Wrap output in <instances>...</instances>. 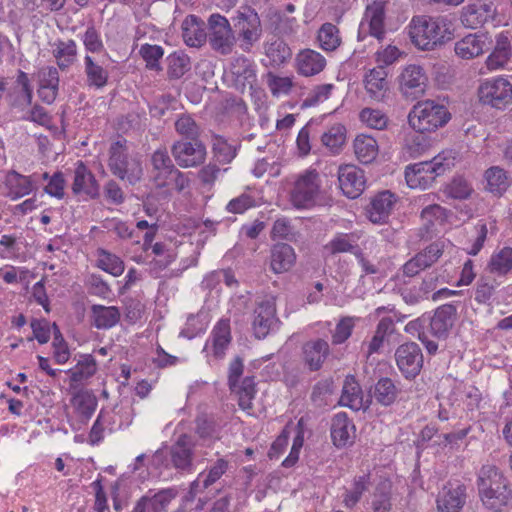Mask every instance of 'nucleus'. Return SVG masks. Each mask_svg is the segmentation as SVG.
<instances>
[{
    "label": "nucleus",
    "instance_id": "obj_31",
    "mask_svg": "<svg viewBox=\"0 0 512 512\" xmlns=\"http://www.w3.org/2000/svg\"><path fill=\"white\" fill-rule=\"evenodd\" d=\"M71 404L80 417L81 422L87 423L97 408L98 400L93 391L80 389L73 394Z\"/></svg>",
    "mask_w": 512,
    "mask_h": 512
},
{
    "label": "nucleus",
    "instance_id": "obj_59",
    "mask_svg": "<svg viewBox=\"0 0 512 512\" xmlns=\"http://www.w3.org/2000/svg\"><path fill=\"white\" fill-rule=\"evenodd\" d=\"M176 98L171 94H163L155 99L153 104L149 105V113L151 117L161 118L167 111L173 109V104L176 103Z\"/></svg>",
    "mask_w": 512,
    "mask_h": 512
},
{
    "label": "nucleus",
    "instance_id": "obj_35",
    "mask_svg": "<svg viewBox=\"0 0 512 512\" xmlns=\"http://www.w3.org/2000/svg\"><path fill=\"white\" fill-rule=\"evenodd\" d=\"M271 269L275 273L288 271L296 261L294 249L287 243H277L271 249Z\"/></svg>",
    "mask_w": 512,
    "mask_h": 512
},
{
    "label": "nucleus",
    "instance_id": "obj_18",
    "mask_svg": "<svg viewBox=\"0 0 512 512\" xmlns=\"http://www.w3.org/2000/svg\"><path fill=\"white\" fill-rule=\"evenodd\" d=\"M492 46V39L487 33L468 34L455 43L454 51L462 59L470 60L482 55Z\"/></svg>",
    "mask_w": 512,
    "mask_h": 512
},
{
    "label": "nucleus",
    "instance_id": "obj_56",
    "mask_svg": "<svg viewBox=\"0 0 512 512\" xmlns=\"http://www.w3.org/2000/svg\"><path fill=\"white\" fill-rule=\"evenodd\" d=\"M369 475H362L354 479L353 488L347 491L344 503L347 507L355 506L361 499L362 494L368 490Z\"/></svg>",
    "mask_w": 512,
    "mask_h": 512
},
{
    "label": "nucleus",
    "instance_id": "obj_1",
    "mask_svg": "<svg viewBox=\"0 0 512 512\" xmlns=\"http://www.w3.org/2000/svg\"><path fill=\"white\" fill-rule=\"evenodd\" d=\"M477 487L483 506L492 512H502L512 498L507 479L492 465H484L480 469Z\"/></svg>",
    "mask_w": 512,
    "mask_h": 512
},
{
    "label": "nucleus",
    "instance_id": "obj_7",
    "mask_svg": "<svg viewBox=\"0 0 512 512\" xmlns=\"http://www.w3.org/2000/svg\"><path fill=\"white\" fill-rule=\"evenodd\" d=\"M234 31L242 37L249 48L261 36V21L257 12L251 7L244 6L237 11V15L231 18Z\"/></svg>",
    "mask_w": 512,
    "mask_h": 512
},
{
    "label": "nucleus",
    "instance_id": "obj_11",
    "mask_svg": "<svg viewBox=\"0 0 512 512\" xmlns=\"http://www.w3.org/2000/svg\"><path fill=\"white\" fill-rule=\"evenodd\" d=\"M479 99L484 104L502 109L512 100V86L504 78L483 83L478 90Z\"/></svg>",
    "mask_w": 512,
    "mask_h": 512
},
{
    "label": "nucleus",
    "instance_id": "obj_17",
    "mask_svg": "<svg viewBox=\"0 0 512 512\" xmlns=\"http://www.w3.org/2000/svg\"><path fill=\"white\" fill-rule=\"evenodd\" d=\"M497 14L493 0L468 4L461 12V22L465 27L478 28L489 20H494Z\"/></svg>",
    "mask_w": 512,
    "mask_h": 512
},
{
    "label": "nucleus",
    "instance_id": "obj_29",
    "mask_svg": "<svg viewBox=\"0 0 512 512\" xmlns=\"http://www.w3.org/2000/svg\"><path fill=\"white\" fill-rule=\"evenodd\" d=\"M355 426L352 424L346 413H338L332 419L331 437L337 447H344L353 442Z\"/></svg>",
    "mask_w": 512,
    "mask_h": 512
},
{
    "label": "nucleus",
    "instance_id": "obj_8",
    "mask_svg": "<svg viewBox=\"0 0 512 512\" xmlns=\"http://www.w3.org/2000/svg\"><path fill=\"white\" fill-rule=\"evenodd\" d=\"M171 154L181 168L197 167L206 159V146L201 140L175 141Z\"/></svg>",
    "mask_w": 512,
    "mask_h": 512
},
{
    "label": "nucleus",
    "instance_id": "obj_30",
    "mask_svg": "<svg viewBox=\"0 0 512 512\" xmlns=\"http://www.w3.org/2000/svg\"><path fill=\"white\" fill-rule=\"evenodd\" d=\"M298 72L303 76L320 73L326 66V59L317 51L304 49L296 57Z\"/></svg>",
    "mask_w": 512,
    "mask_h": 512
},
{
    "label": "nucleus",
    "instance_id": "obj_52",
    "mask_svg": "<svg viewBox=\"0 0 512 512\" xmlns=\"http://www.w3.org/2000/svg\"><path fill=\"white\" fill-rule=\"evenodd\" d=\"M176 132L182 136L179 141L200 140V127L189 114H182L175 122Z\"/></svg>",
    "mask_w": 512,
    "mask_h": 512
},
{
    "label": "nucleus",
    "instance_id": "obj_43",
    "mask_svg": "<svg viewBox=\"0 0 512 512\" xmlns=\"http://www.w3.org/2000/svg\"><path fill=\"white\" fill-rule=\"evenodd\" d=\"M97 261L96 266L106 273L111 274L114 277H118L123 274L125 270L124 261L116 254L104 248H98L96 250Z\"/></svg>",
    "mask_w": 512,
    "mask_h": 512
},
{
    "label": "nucleus",
    "instance_id": "obj_32",
    "mask_svg": "<svg viewBox=\"0 0 512 512\" xmlns=\"http://www.w3.org/2000/svg\"><path fill=\"white\" fill-rule=\"evenodd\" d=\"M395 203L394 195L390 191L378 193L371 201L368 209L369 219L373 223H385Z\"/></svg>",
    "mask_w": 512,
    "mask_h": 512
},
{
    "label": "nucleus",
    "instance_id": "obj_13",
    "mask_svg": "<svg viewBox=\"0 0 512 512\" xmlns=\"http://www.w3.org/2000/svg\"><path fill=\"white\" fill-rule=\"evenodd\" d=\"M177 495L178 490L174 487L164 488L157 492L149 489L137 500L131 512H165Z\"/></svg>",
    "mask_w": 512,
    "mask_h": 512
},
{
    "label": "nucleus",
    "instance_id": "obj_38",
    "mask_svg": "<svg viewBox=\"0 0 512 512\" xmlns=\"http://www.w3.org/2000/svg\"><path fill=\"white\" fill-rule=\"evenodd\" d=\"M52 54L56 59V63L59 69L64 71L76 61V42L73 39H69L67 41L57 40L54 43Z\"/></svg>",
    "mask_w": 512,
    "mask_h": 512
},
{
    "label": "nucleus",
    "instance_id": "obj_42",
    "mask_svg": "<svg viewBox=\"0 0 512 512\" xmlns=\"http://www.w3.org/2000/svg\"><path fill=\"white\" fill-rule=\"evenodd\" d=\"M384 18L385 12L382 3L374 2L367 7L365 20L368 21L369 33L378 40H381L385 34Z\"/></svg>",
    "mask_w": 512,
    "mask_h": 512
},
{
    "label": "nucleus",
    "instance_id": "obj_6",
    "mask_svg": "<svg viewBox=\"0 0 512 512\" xmlns=\"http://www.w3.org/2000/svg\"><path fill=\"white\" fill-rule=\"evenodd\" d=\"M319 190V174L315 170H308L295 182L291 201L297 208H308L315 203Z\"/></svg>",
    "mask_w": 512,
    "mask_h": 512
},
{
    "label": "nucleus",
    "instance_id": "obj_16",
    "mask_svg": "<svg viewBox=\"0 0 512 512\" xmlns=\"http://www.w3.org/2000/svg\"><path fill=\"white\" fill-rule=\"evenodd\" d=\"M153 181L157 188L169 187L177 169L166 148H159L151 155Z\"/></svg>",
    "mask_w": 512,
    "mask_h": 512
},
{
    "label": "nucleus",
    "instance_id": "obj_49",
    "mask_svg": "<svg viewBox=\"0 0 512 512\" xmlns=\"http://www.w3.org/2000/svg\"><path fill=\"white\" fill-rule=\"evenodd\" d=\"M395 331L394 322L389 317L382 318L377 327L374 336L368 345V355L377 353L382 347L386 338L392 335Z\"/></svg>",
    "mask_w": 512,
    "mask_h": 512
},
{
    "label": "nucleus",
    "instance_id": "obj_62",
    "mask_svg": "<svg viewBox=\"0 0 512 512\" xmlns=\"http://www.w3.org/2000/svg\"><path fill=\"white\" fill-rule=\"evenodd\" d=\"M322 143L330 149H338L345 142V127L342 125L332 126L322 135Z\"/></svg>",
    "mask_w": 512,
    "mask_h": 512
},
{
    "label": "nucleus",
    "instance_id": "obj_4",
    "mask_svg": "<svg viewBox=\"0 0 512 512\" xmlns=\"http://www.w3.org/2000/svg\"><path fill=\"white\" fill-rule=\"evenodd\" d=\"M447 29L436 20L414 17L409 26L412 43L421 50H434L445 43Z\"/></svg>",
    "mask_w": 512,
    "mask_h": 512
},
{
    "label": "nucleus",
    "instance_id": "obj_41",
    "mask_svg": "<svg viewBox=\"0 0 512 512\" xmlns=\"http://www.w3.org/2000/svg\"><path fill=\"white\" fill-rule=\"evenodd\" d=\"M264 51L270 65L274 67L284 64L292 56V51L285 41L276 37L265 43Z\"/></svg>",
    "mask_w": 512,
    "mask_h": 512
},
{
    "label": "nucleus",
    "instance_id": "obj_25",
    "mask_svg": "<svg viewBox=\"0 0 512 512\" xmlns=\"http://www.w3.org/2000/svg\"><path fill=\"white\" fill-rule=\"evenodd\" d=\"M170 459L172 465L178 470H188L192 467L193 443L191 437L182 434L170 448Z\"/></svg>",
    "mask_w": 512,
    "mask_h": 512
},
{
    "label": "nucleus",
    "instance_id": "obj_23",
    "mask_svg": "<svg viewBox=\"0 0 512 512\" xmlns=\"http://www.w3.org/2000/svg\"><path fill=\"white\" fill-rule=\"evenodd\" d=\"M466 499V487L457 484L444 486L437 498V509L439 512H459Z\"/></svg>",
    "mask_w": 512,
    "mask_h": 512
},
{
    "label": "nucleus",
    "instance_id": "obj_54",
    "mask_svg": "<svg viewBox=\"0 0 512 512\" xmlns=\"http://www.w3.org/2000/svg\"><path fill=\"white\" fill-rule=\"evenodd\" d=\"M489 267L491 272L505 275L512 269V248L504 247L498 253L492 255Z\"/></svg>",
    "mask_w": 512,
    "mask_h": 512
},
{
    "label": "nucleus",
    "instance_id": "obj_24",
    "mask_svg": "<svg viewBox=\"0 0 512 512\" xmlns=\"http://www.w3.org/2000/svg\"><path fill=\"white\" fill-rule=\"evenodd\" d=\"M277 324L276 309L273 303H261L254 311L253 331L258 339L265 338Z\"/></svg>",
    "mask_w": 512,
    "mask_h": 512
},
{
    "label": "nucleus",
    "instance_id": "obj_55",
    "mask_svg": "<svg viewBox=\"0 0 512 512\" xmlns=\"http://www.w3.org/2000/svg\"><path fill=\"white\" fill-rule=\"evenodd\" d=\"M85 286L90 295L106 299L111 294L109 284L99 274H90L85 280Z\"/></svg>",
    "mask_w": 512,
    "mask_h": 512
},
{
    "label": "nucleus",
    "instance_id": "obj_3",
    "mask_svg": "<svg viewBox=\"0 0 512 512\" xmlns=\"http://www.w3.org/2000/svg\"><path fill=\"white\" fill-rule=\"evenodd\" d=\"M451 120L448 108L434 100L416 103L408 115L409 125L416 132L433 133Z\"/></svg>",
    "mask_w": 512,
    "mask_h": 512
},
{
    "label": "nucleus",
    "instance_id": "obj_19",
    "mask_svg": "<svg viewBox=\"0 0 512 512\" xmlns=\"http://www.w3.org/2000/svg\"><path fill=\"white\" fill-rule=\"evenodd\" d=\"M338 181L343 194L351 199L361 195L366 182L363 170L351 164L339 167Z\"/></svg>",
    "mask_w": 512,
    "mask_h": 512
},
{
    "label": "nucleus",
    "instance_id": "obj_44",
    "mask_svg": "<svg viewBox=\"0 0 512 512\" xmlns=\"http://www.w3.org/2000/svg\"><path fill=\"white\" fill-rule=\"evenodd\" d=\"M399 390L393 380L388 377L380 378L374 385L372 397L382 406L392 405L398 396Z\"/></svg>",
    "mask_w": 512,
    "mask_h": 512
},
{
    "label": "nucleus",
    "instance_id": "obj_53",
    "mask_svg": "<svg viewBox=\"0 0 512 512\" xmlns=\"http://www.w3.org/2000/svg\"><path fill=\"white\" fill-rule=\"evenodd\" d=\"M111 419V414L104 409L99 412L88 433L87 442L89 445L96 446L104 440V432L106 427L112 423Z\"/></svg>",
    "mask_w": 512,
    "mask_h": 512
},
{
    "label": "nucleus",
    "instance_id": "obj_14",
    "mask_svg": "<svg viewBox=\"0 0 512 512\" xmlns=\"http://www.w3.org/2000/svg\"><path fill=\"white\" fill-rule=\"evenodd\" d=\"M457 310L452 304H445L438 307L434 315L429 319L427 330L429 338L445 340L456 320Z\"/></svg>",
    "mask_w": 512,
    "mask_h": 512
},
{
    "label": "nucleus",
    "instance_id": "obj_64",
    "mask_svg": "<svg viewBox=\"0 0 512 512\" xmlns=\"http://www.w3.org/2000/svg\"><path fill=\"white\" fill-rule=\"evenodd\" d=\"M446 191L454 199H466L470 196L472 188L464 178L456 177L447 186Z\"/></svg>",
    "mask_w": 512,
    "mask_h": 512
},
{
    "label": "nucleus",
    "instance_id": "obj_45",
    "mask_svg": "<svg viewBox=\"0 0 512 512\" xmlns=\"http://www.w3.org/2000/svg\"><path fill=\"white\" fill-rule=\"evenodd\" d=\"M426 322L425 318L412 320L405 326V331L411 335H417L418 339L425 346L427 352L434 355L438 350V343L429 338L427 325H425Z\"/></svg>",
    "mask_w": 512,
    "mask_h": 512
},
{
    "label": "nucleus",
    "instance_id": "obj_47",
    "mask_svg": "<svg viewBox=\"0 0 512 512\" xmlns=\"http://www.w3.org/2000/svg\"><path fill=\"white\" fill-rule=\"evenodd\" d=\"M509 47L508 38L503 34L498 35L496 46L486 60L489 70H495L505 65L510 55Z\"/></svg>",
    "mask_w": 512,
    "mask_h": 512
},
{
    "label": "nucleus",
    "instance_id": "obj_27",
    "mask_svg": "<svg viewBox=\"0 0 512 512\" xmlns=\"http://www.w3.org/2000/svg\"><path fill=\"white\" fill-rule=\"evenodd\" d=\"M302 350L305 364L311 371H317L329 355V344L323 339H316L306 342Z\"/></svg>",
    "mask_w": 512,
    "mask_h": 512
},
{
    "label": "nucleus",
    "instance_id": "obj_48",
    "mask_svg": "<svg viewBox=\"0 0 512 512\" xmlns=\"http://www.w3.org/2000/svg\"><path fill=\"white\" fill-rule=\"evenodd\" d=\"M139 55L145 62L146 69L160 72L163 70L160 60L164 56V49L160 45L145 43L140 46Z\"/></svg>",
    "mask_w": 512,
    "mask_h": 512
},
{
    "label": "nucleus",
    "instance_id": "obj_39",
    "mask_svg": "<svg viewBox=\"0 0 512 512\" xmlns=\"http://www.w3.org/2000/svg\"><path fill=\"white\" fill-rule=\"evenodd\" d=\"M484 177L486 180V190L491 192L494 196H502L510 186L506 171L498 166L487 169Z\"/></svg>",
    "mask_w": 512,
    "mask_h": 512
},
{
    "label": "nucleus",
    "instance_id": "obj_20",
    "mask_svg": "<svg viewBox=\"0 0 512 512\" xmlns=\"http://www.w3.org/2000/svg\"><path fill=\"white\" fill-rule=\"evenodd\" d=\"M71 189L74 195L83 194L90 199H98L100 196V186L95 175L81 160L76 163Z\"/></svg>",
    "mask_w": 512,
    "mask_h": 512
},
{
    "label": "nucleus",
    "instance_id": "obj_58",
    "mask_svg": "<svg viewBox=\"0 0 512 512\" xmlns=\"http://www.w3.org/2000/svg\"><path fill=\"white\" fill-rule=\"evenodd\" d=\"M431 145V139L426 133L416 132L406 139V147L411 156L421 155Z\"/></svg>",
    "mask_w": 512,
    "mask_h": 512
},
{
    "label": "nucleus",
    "instance_id": "obj_9",
    "mask_svg": "<svg viewBox=\"0 0 512 512\" xmlns=\"http://www.w3.org/2000/svg\"><path fill=\"white\" fill-rule=\"evenodd\" d=\"M395 360L398 369L406 379H414L423 367V354L415 342L400 345L396 349Z\"/></svg>",
    "mask_w": 512,
    "mask_h": 512
},
{
    "label": "nucleus",
    "instance_id": "obj_5",
    "mask_svg": "<svg viewBox=\"0 0 512 512\" xmlns=\"http://www.w3.org/2000/svg\"><path fill=\"white\" fill-rule=\"evenodd\" d=\"M243 370V359L240 356H236L229 364L228 381L231 394L236 396L239 407L243 410H248L252 407V400L256 394V384L252 376H247L238 383Z\"/></svg>",
    "mask_w": 512,
    "mask_h": 512
},
{
    "label": "nucleus",
    "instance_id": "obj_15",
    "mask_svg": "<svg viewBox=\"0 0 512 512\" xmlns=\"http://www.w3.org/2000/svg\"><path fill=\"white\" fill-rule=\"evenodd\" d=\"M443 254V244L434 242L409 259L402 267L403 275L414 277L431 267Z\"/></svg>",
    "mask_w": 512,
    "mask_h": 512
},
{
    "label": "nucleus",
    "instance_id": "obj_60",
    "mask_svg": "<svg viewBox=\"0 0 512 512\" xmlns=\"http://www.w3.org/2000/svg\"><path fill=\"white\" fill-rule=\"evenodd\" d=\"M223 474L224 459H218L215 466H213L207 473H200L196 480H199L201 488L206 490L209 489L216 481H218Z\"/></svg>",
    "mask_w": 512,
    "mask_h": 512
},
{
    "label": "nucleus",
    "instance_id": "obj_26",
    "mask_svg": "<svg viewBox=\"0 0 512 512\" xmlns=\"http://www.w3.org/2000/svg\"><path fill=\"white\" fill-rule=\"evenodd\" d=\"M4 185L8 190L6 196L11 200L20 199L34 190L32 176L22 175L15 170L6 173Z\"/></svg>",
    "mask_w": 512,
    "mask_h": 512
},
{
    "label": "nucleus",
    "instance_id": "obj_51",
    "mask_svg": "<svg viewBox=\"0 0 512 512\" xmlns=\"http://www.w3.org/2000/svg\"><path fill=\"white\" fill-rule=\"evenodd\" d=\"M317 40L325 51H334L341 44L339 29L332 23H324L318 30Z\"/></svg>",
    "mask_w": 512,
    "mask_h": 512
},
{
    "label": "nucleus",
    "instance_id": "obj_36",
    "mask_svg": "<svg viewBox=\"0 0 512 512\" xmlns=\"http://www.w3.org/2000/svg\"><path fill=\"white\" fill-rule=\"evenodd\" d=\"M84 72L86 84L89 88L100 90L107 86L109 80L108 70L97 63L90 55L84 57Z\"/></svg>",
    "mask_w": 512,
    "mask_h": 512
},
{
    "label": "nucleus",
    "instance_id": "obj_12",
    "mask_svg": "<svg viewBox=\"0 0 512 512\" xmlns=\"http://www.w3.org/2000/svg\"><path fill=\"white\" fill-rule=\"evenodd\" d=\"M428 77L419 65H408L399 76V89L409 99L421 97L427 88Z\"/></svg>",
    "mask_w": 512,
    "mask_h": 512
},
{
    "label": "nucleus",
    "instance_id": "obj_33",
    "mask_svg": "<svg viewBox=\"0 0 512 512\" xmlns=\"http://www.w3.org/2000/svg\"><path fill=\"white\" fill-rule=\"evenodd\" d=\"M365 88L372 99L382 101L385 98L389 89V83L384 67H377L370 70L365 77Z\"/></svg>",
    "mask_w": 512,
    "mask_h": 512
},
{
    "label": "nucleus",
    "instance_id": "obj_57",
    "mask_svg": "<svg viewBox=\"0 0 512 512\" xmlns=\"http://www.w3.org/2000/svg\"><path fill=\"white\" fill-rule=\"evenodd\" d=\"M206 329V323L201 314H190L187 317L184 328L180 331V337L189 340L195 338Z\"/></svg>",
    "mask_w": 512,
    "mask_h": 512
},
{
    "label": "nucleus",
    "instance_id": "obj_34",
    "mask_svg": "<svg viewBox=\"0 0 512 512\" xmlns=\"http://www.w3.org/2000/svg\"><path fill=\"white\" fill-rule=\"evenodd\" d=\"M92 325L101 330L114 327L121 318V313L116 306H104L94 304L91 306Z\"/></svg>",
    "mask_w": 512,
    "mask_h": 512
},
{
    "label": "nucleus",
    "instance_id": "obj_63",
    "mask_svg": "<svg viewBox=\"0 0 512 512\" xmlns=\"http://www.w3.org/2000/svg\"><path fill=\"white\" fill-rule=\"evenodd\" d=\"M82 41L88 52L100 53L104 49L101 36L93 25L87 27L82 36Z\"/></svg>",
    "mask_w": 512,
    "mask_h": 512
},
{
    "label": "nucleus",
    "instance_id": "obj_10",
    "mask_svg": "<svg viewBox=\"0 0 512 512\" xmlns=\"http://www.w3.org/2000/svg\"><path fill=\"white\" fill-rule=\"evenodd\" d=\"M448 168L441 159L434 157L430 161H423L409 165L405 169V178L410 187L427 184L433 181L437 176L444 174Z\"/></svg>",
    "mask_w": 512,
    "mask_h": 512
},
{
    "label": "nucleus",
    "instance_id": "obj_46",
    "mask_svg": "<svg viewBox=\"0 0 512 512\" xmlns=\"http://www.w3.org/2000/svg\"><path fill=\"white\" fill-rule=\"evenodd\" d=\"M191 69L190 58L183 52H173L167 57V76L177 80Z\"/></svg>",
    "mask_w": 512,
    "mask_h": 512
},
{
    "label": "nucleus",
    "instance_id": "obj_22",
    "mask_svg": "<svg viewBox=\"0 0 512 512\" xmlns=\"http://www.w3.org/2000/svg\"><path fill=\"white\" fill-rule=\"evenodd\" d=\"M182 37L189 47L203 46L208 37L205 22L197 15H187L182 22Z\"/></svg>",
    "mask_w": 512,
    "mask_h": 512
},
{
    "label": "nucleus",
    "instance_id": "obj_50",
    "mask_svg": "<svg viewBox=\"0 0 512 512\" xmlns=\"http://www.w3.org/2000/svg\"><path fill=\"white\" fill-rule=\"evenodd\" d=\"M97 371L96 359L91 354L82 355V359L78 361L74 368L67 372L70 374L72 382H80L84 379L92 377Z\"/></svg>",
    "mask_w": 512,
    "mask_h": 512
},
{
    "label": "nucleus",
    "instance_id": "obj_61",
    "mask_svg": "<svg viewBox=\"0 0 512 512\" xmlns=\"http://www.w3.org/2000/svg\"><path fill=\"white\" fill-rule=\"evenodd\" d=\"M25 120L36 123L48 130L56 129L52 123V116L40 104H34L29 111V115L24 117Z\"/></svg>",
    "mask_w": 512,
    "mask_h": 512
},
{
    "label": "nucleus",
    "instance_id": "obj_21",
    "mask_svg": "<svg viewBox=\"0 0 512 512\" xmlns=\"http://www.w3.org/2000/svg\"><path fill=\"white\" fill-rule=\"evenodd\" d=\"M371 401V399L364 400L362 388L356 381L355 376H346L339 404L345 407H349L354 411H359L361 409L367 410L371 404Z\"/></svg>",
    "mask_w": 512,
    "mask_h": 512
},
{
    "label": "nucleus",
    "instance_id": "obj_37",
    "mask_svg": "<svg viewBox=\"0 0 512 512\" xmlns=\"http://www.w3.org/2000/svg\"><path fill=\"white\" fill-rule=\"evenodd\" d=\"M203 352L206 353L209 363L212 360H221L224 357V318H220L207 339Z\"/></svg>",
    "mask_w": 512,
    "mask_h": 512
},
{
    "label": "nucleus",
    "instance_id": "obj_28",
    "mask_svg": "<svg viewBox=\"0 0 512 512\" xmlns=\"http://www.w3.org/2000/svg\"><path fill=\"white\" fill-rule=\"evenodd\" d=\"M230 73L232 76L233 86L244 91L247 86L252 87L256 75L250 61L245 57H238L230 64Z\"/></svg>",
    "mask_w": 512,
    "mask_h": 512
},
{
    "label": "nucleus",
    "instance_id": "obj_2",
    "mask_svg": "<svg viewBox=\"0 0 512 512\" xmlns=\"http://www.w3.org/2000/svg\"><path fill=\"white\" fill-rule=\"evenodd\" d=\"M108 168L112 175L129 185H136L143 177V167L140 158L129 154L127 140L118 139L109 148Z\"/></svg>",
    "mask_w": 512,
    "mask_h": 512
},
{
    "label": "nucleus",
    "instance_id": "obj_40",
    "mask_svg": "<svg viewBox=\"0 0 512 512\" xmlns=\"http://www.w3.org/2000/svg\"><path fill=\"white\" fill-rule=\"evenodd\" d=\"M354 152L363 164L372 163L378 155V144L374 137L358 135L354 140Z\"/></svg>",
    "mask_w": 512,
    "mask_h": 512
}]
</instances>
